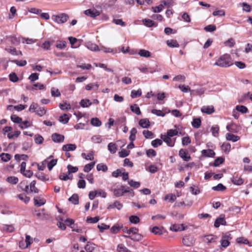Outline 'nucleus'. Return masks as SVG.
I'll use <instances>...</instances> for the list:
<instances>
[{
	"label": "nucleus",
	"mask_w": 252,
	"mask_h": 252,
	"mask_svg": "<svg viewBox=\"0 0 252 252\" xmlns=\"http://www.w3.org/2000/svg\"><path fill=\"white\" fill-rule=\"evenodd\" d=\"M233 64V61L230 55L225 54L221 56L214 64L221 67H227Z\"/></svg>",
	"instance_id": "obj_1"
},
{
	"label": "nucleus",
	"mask_w": 252,
	"mask_h": 252,
	"mask_svg": "<svg viewBox=\"0 0 252 252\" xmlns=\"http://www.w3.org/2000/svg\"><path fill=\"white\" fill-rule=\"evenodd\" d=\"M29 110L32 112H34L36 115L42 117L46 114V110L44 107H40L37 103L32 102L29 109Z\"/></svg>",
	"instance_id": "obj_2"
},
{
	"label": "nucleus",
	"mask_w": 252,
	"mask_h": 252,
	"mask_svg": "<svg viewBox=\"0 0 252 252\" xmlns=\"http://www.w3.org/2000/svg\"><path fill=\"white\" fill-rule=\"evenodd\" d=\"M111 191L113 192L114 195L117 197L123 196L125 193L126 192H129L132 197L134 195V193L132 190L130 191L129 188L125 189L123 186H122L121 188L112 189Z\"/></svg>",
	"instance_id": "obj_3"
},
{
	"label": "nucleus",
	"mask_w": 252,
	"mask_h": 252,
	"mask_svg": "<svg viewBox=\"0 0 252 252\" xmlns=\"http://www.w3.org/2000/svg\"><path fill=\"white\" fill-rule=\"evenodd\" d=\"M33 215L36 217L38 219L41 220H45L49 219V215L44 212V209L41 210H35L33 212Z\"/></svg>",
	"instance_id": "obj_4"
},
{
	"label": "nucleus",
	"mask_w": 252,
	"mask_h": 252,
	"mask_svg": "<svg viewBox=\"0 0 252 252\" xmlns=\"http://www.w3.org/2000/svg\"><path fill=\"white\" fill-rule=\"evenodd\" d=\"M69 17L65 13H62L57 15H53L52 16V20L58 24H63L66 22Z\"/></svg>",
	"instance_id": "obj_5"
},
{
	"label": "nucleus",
	"mask_w": 252,
	"mask_h": 252,
	"mask_svg": "<svg viewBox=\"0 0 252 252\" xmlns=\"http://www.w3.org/2000/svg\"><path fill=\"white\" fill-rule=\"evenodd\" d=\"M232 239L231 234L229 232L223 233L220 240V244L222 247L226 248L229 246V241Z\"/></svg>",
	"instance_id": "obj_6"
},
{
	"label": "nucleus",
	"mask_w": 252,
	"mask_h": 252,
	"mask_svg": "<svg viewBox=\"0 0 252 252\" xmlns=\"http://www.w3.org/2000/svg\"><path fill=\"white\" fill-rule=\"evenodd\" d=\"M183 244L187 247H190L194 243L193 238L191 236H185L182 240Z\"/></svg>",
	"instance_id": "obj_7"
},
{
	"label": "nucleus",
	"mask_w": 252,
	"mask_h": 252,
	"mask_svg": "<svg viewBox=\"0 0 252 252\" xmlns=\"http://www.w3.org/2000/svg\"><path fill=\"white\" fill-rule=\"evenodd\" d=\"M217 237L212 234L204 235L203 237V241L207 244L213 243L216 242Z\"/></svg>",
	"instance_id": "obj_8"
},
{
	"label": "nucleus",
	"mask_w": 252,
	"mask_h": 252,
	"mask_svg": "<svg viewBox=\"0 0 252 252\" xmlns=\"http://www.w3.org/2000/svg\"><path fill=\"white\" fill-rule=\"evenodd\" d=\"M124 237L128 238L134 241H139L143 238V236L140 234L138 233V232H135L130 235H124Z\"/></svg>",
	"instance_id": "obj_9"
},
{
	"label": "nucleus",
	"mask_w": 252,
	"mask_h": 252,
	"mask_svg": "<svg viewBox=\"0 0 252 252\" xmlns=\"http://www.w3.org/2000/svg\"><path fill=\"white\" fill-rule=\"evenodd\" d=\"M179 155L184 161H189L191 158L190 156L189 155L188 151L183 149H180L179 152Z\"/></svg>",
	"instance_id": "obj_10"
},
{
	"label": "nucleus",
	"mask_w": 252,
	"mask_h": 252,
	"mask_svg": "<svg viewBox=\"0 0 252 252\" xmlns=\"http://www.w3.org/2000/svg\"><path fill=\"white\" fill-rule=\"evenodd\" d=\"M51 138L52 140L55 143L63 142L64 139V136L63 135L55 133L52 134Z\"/></svg>",
	"instance_id": "obj_11"
},
{
	"label": "nucleus",
	"mask_w": 252,
	"mask_h": 252,
	"mask_svg": "<svg viewBox=\"0 0 252 252\" xmlns=\"http://www.w3.org/2000/svg\"><path fill=\"white\" fill-rule=\"evenodd\" d=\"M85 14L92 18H95L100 15V12L94 9H89L85 11Z\"/></svg>",
	"instance_id": "obj_12"
},
{
	"label": "nucleus",
	"mask_w": 252,
	"mask_h": 252,
	"mask_svg": "<svg viewBox=\"0 0 252 252\" xmlns=\"http://www.w3.org/2000/svg\"><path fill=\"white\" fill-rule=\"evenodd\" d=\"M160 138L163 140V141L165 142L167 145L171 147H172L174 146L175 140L173 141L171 137H168L165 135L161 134Z\"/></svg>",
	"instance_id": "obj_13"
},
{
	"label": "nucleus",
	"mask_w": 252,
	"mask_h": 252,
	"mask_svg": "<svg viewBox=\"0 0 252 252\" xmlns=\"http://www.w3.org/2000/svg\"><path fill=\"white\" fill-rule=\"evenodd\" d=\"M226 221L225 220L224 216L220 215L218 218H217L214 222V226L216 228L219 227L220 224L226 225Z\"/></svg>",
	"instance_id": "obj_14"
},
{
	"label": "nucleus",
	"mask_w": 252,
	"mask_h": 252,
	"mask_svg": "<svg viewBox=\"0 0 252 252\" xmlns=\"http://www.w3.org/2000/svg\"><path fill=\"white\" fill-rule=\"evenodd\" d=\"M201 111L202 113H206L209 115L214 113L215 110L213 105L204 106L201 108Z\"/></svg>",
	"instance_id": "obj_15"
},
{
	"label": "nucleus",
	"mask_w": 252,
	"mask_h": 252,
	"mask_svg": "<svg viewBox=\"0 0 252 252\" xmlns=\"http://www.w3.org/2000/svg\"><path fill=\"white\" fill-rule=\"evenodd\" d=\"M231 181L233 184L237 186H240L244 183V180L238 175L232 177L231 178Z\"/></svg>",
	"instance_id": "obj_16"
},
{
	"label": "nucleus",
	"mask_w": 252,
	"mask_h": 252,
	"mask_svg": "<svg viewBox=\"0 0 252 252\" xmlns=\"http://www.w3.org/2000/svg\"><path fill=\"white\" fill-rule=\"evenodd\" d=\"M34 200V204L35 206L40 207L42 205H43L46 203V200L43 198H41L40 197H35L33 199Z\"/></svg>",
	"instance_id": "obj_17"
},
{
	"label": "nucleus",
	"mask_w": 252,
	"mask_h": 252,
	"mask_svg": "<svg viewBox=\"0 0 252 252\" xmlns=\"http://www.w3.org/2000/svg\"><path fill=\"white\" fill-rule=\"evenodd\" d=\"M86 46L88 49L92 51H98L100 50L98 46L96 44L91 42H87Z\"/></svg>",
	"instance_id": "obj_18"
},
{
	"label": "nucleus",
	"mask_w": 252,
	"mask_h": 252,
	"mask_svg": "<svg viewBox=\"0 0 252 252\" xmlns=\"http://www.w3.org/2000/svg\"><path fill=\"white\" fill-rule=\"evenodd\" d=\"M77 148L75 144H67L64 145L62 147V150L65 152L74 151Z\"/></svg>",
	"instance_id": "obj_19"
},
{
	"label": "nucleus",
	"mask_w": 252,
	"mask_h": 252,
	"mask_svg": "<svg viewBox=\"0 0 252 252\" xmlns=\"http://www.w3.org/2000/svg\"><path fill=\"white\" fill-rule=\"evenodd\" d=\"M185 229L183 224H174L172 225L170 227V230L173 231L177 232L178 231H183Z\"/></svg>",
	"instance_id": "obj_20"
},
{
	"label": "nucleus",
	"mask_w": 252,
	"mask_h": 252,
	"mask_svg": "<svg viewBox=\"0 0 252 252\" xmlns=\"http://www.w3.org/2000/svg\"><path fill=\"white\" fill-rule=\"evenodd\" d=\"M226 139L227 140L235 142L240 139V137L232 133H227L226 134Z\"/></svg>",
	"instance_id": "obj_21"
},
{
	"label": "nucleus",
	"mask_w": 252,
	"mask_h": 252,
	"mask_svg": "<svg viewBox=\"0 0 252 252\" xmlns=\"http://www.w3.org/2000/svg\"><path fill=\"white\" fill-rule=\"evenodd\" d=\"M202 154L207 157H214L215 155V152L212 149L203 150Z\"/></svg>",
	"instance_id": "obj_22"
},
{
	"label": "nucleus",
	"mask_w": 252,
	"mask_h": 252,
	"mask_svg": "<svg viewBox=\"0 0 252 252\" xmlns=\"http://www.w3.org/2000/svg\"><path fill=\"white\" fill-rule=\"evenodd\" d=\"M139 125L143 128H148L150 126V121L148 119H142L139 122Z\"/></svg>",
	"instance_id": "obj_23"
},
{
	"label": "nucleus",
	"mask_w": 252,
	"mask_h": 252,
	"mask_svg": "<svg viewBox=\"0 0 252 252\" xmlns=\"http://www.w3.org/2000/svg\"><path fill=\"white\" fill-rule=\"evenodd\" d=\"M205 89L203 87H200L196 89L191 90V94H197L201 95L205 92Z\"/></svg>",
	"instance_id": "obj_24"
},
{
	"label": "nucleus",
	"mask_w": 252,
	"mask_h": 252,
	"mask_svg": "<svg viewBox=\"0 0 252 252\" xmlns=\"http://www.w3.org/2000/svg\"><path fill=\"white\" fill-rule=\"evenodd\" d=\"M221 150L226 154H228L231 149V145L229 143H223L221 146Z\"/></svg>",
	"instance_id": "obj_25"
},
{
	"label": "nucleus",
	"mask_w": 252,
	"mask_h": 252,
	"mask_svg": "<svg viewBox=\"0 0 252 252\" xmlns=\"http://www.w3.org/2000/svg\"><path fill=\"white\" fill-rule=\"evenodd\" d=\"M117 252H131L123 244L117 246Z\"/></svg>",
	"instance_id": "obj_26"
},
{
	"label": "nucleus",
	"mask_w": 252,
	"mask_h": 252,
	"mask_svg": "<svg viewBox=\"0 0 252 252\" xmlns=\"http://www.w3.org/2000/svg\"><path fill=\"white\" fill-rule=\"evenodd\" d=\"M68 200L74 205H77L79 204V196L77 194H73L70 198Z\"/></svg>",
	"instance_id": "obj_27"
},
{
	"label": "nucleus",
	"mask_w": 252,
	"mask_h": 252,
	"mask_svg": "<svg viewBox=\"0 0 252 252\" xmlns=\"http://www.w3.org/2000/svg\"><path fill=\"white\" fill-rule=\"evenodd\" d=\"M108 149L111 154H115L117 150L116 144L112 142L109 143L108 145Z\"/></svg>",
	"instance_id": "obj_28"
},
{
	"label": "nucleus",
	"mask_w": 252,
	"mask_h": 252,
	"mask_svg": "<svg viewBox=\"0 0 252 252\" xmlns=\"http://www.w3.org/2000/svg\"><path fill=\"white\" fill-rule=\"evenodd\" d=\"M166 44L169 47L171 48L179 47V44H178V42L176 40L173 39L167 40Z\"/></svg>",
	"instance_id": "obj_29"
},
{
	"label": "nucleus",
	"mask_w": 252,
	"mask_h": 252,
	"mask_svg": "<svg viewBox=\"0 0 252 252\" xmlns=\"http://www.w3.org/2000/svg\"><path fill=\"white\" fill-rule=\"evenodd\" d=\"M138 54L140 56L145 58L150 57L151 55V53L145 49H140L139 51Z\"/></svg>",
	"instance_id": "obj_30"
},
{
	"label": "nucleus",
	"mask_w": 252,
	"mask_h": 252,
	"mask_svg": "<svg viewBox=\"0 0 252 252\" xmlns=\"http://www.w3.org/2000/svg\"><path fill=\"white\" fill-rule=\"evenodd\" d=\"M2 229L3 231L11 233L14 231V227L12 225H3Z\"/></svg>",
	"instance_id": "obj_31"
},
{
	"label": "nucleus",
	"mask_w": 252,
	"mask_h": 252,
	"mask_svg": "<svg viewBox=\"0 0 252 252\" xmlns=\"http://www.w3.org/2000/svg\"><path fill=\"white\" fill-rule=\"evenodd\" d=\"M18 198L25 203H28L30 200V198L27 196L25 193H21L17 196Z\"/></svg>",
	"instance_id": "obj_32"
},
{
	"label": "nucleus",
	"mask_w": 252,
	"mask_h": 252,
	"mask_svg": "<svg viewBox=\"0 0 252 252\" xmlns=\"http://www.w3.org/2000/svg\"><path fill=\"white\" fill-rule=\"evenodd\" d=\"M142 94V91L140 89H138V90H132L131 92L130 96L132 98H135L138 97H139Z\"/></svg>",
	"instance_id": "obj_33"
},
{
	"label": "nucleus",
	"mask_w": 252,
	"mask_h": 252,
	"mask_svg": "<svg viewBox=\"0 0 252 252\" xmlns=\"http://www.w3.org/2000/svg\"><path fill=\"white\" fill-rule=\"evenodd\" d=\"M99 87V85L97 83H91L86 86L85 89L87 90L90 91L92 89L97 90Z\"/></svg>",
	"instance_id": "obj_34"
},
{
	"label": "nucleus",
	"mask_w": 252,
	"mask_h": 252,
	"mask_svg": "<svg viewBox=\"0 0 252 252\" xmlns=\"http://www.w3.org/2000/svg\"><path fill=\"white\" fill-rule=\"evenodd\" d=\"M0 157L1 160L4 162H7L10 160L11 156L8 153H1L0 155Z\"/></svg>",
	"instance_id": "obj_35"
},
{
	"label": "nucleus",
	"mask_w": 252,
	"mask_h": 252,
	"mask_svg": "<svg viewBox=\"0 0 252 252\" xmlns=\"http://www.w3.org/2000/svg\"><path fill=\"white\" fill-rule=\"evenodd\" d=\"M100 50L103 51V52L104 53H112L113 54H116V53H118V52L116 48V49H112L110 48H107V47H102L101 48V49H100Z\"/></svg>",
	"instance_id": "obj_36"
},
{
	"label": "nucleus",
	"mask_w": 252,
	"mask_h": 252,
	"mask_svg": "<svg viewBox=\"0 0 252 252\" xmlns=\"http://www.w3.org/2000/svg\"><path fill=\"white\" fill-rule=\"evenodd\" d=\"M130 109L132 112L136 114L139 115L141 114V111L139 106L137 104H133L130 106Z\"/></svg>",
	"instance_id": "obj_37"
},
{
	"label": "nucleus",
	"mask_w": 252,
	"mask_h": 252,
	"mask_svg": "<svg viewBox=\"0 0 252 252\" xmlns=\"http://www.w3.org/2000/svg\"><path fill=\"white\" fill-rule=\"evenodd\" d=\"M137 129L136 128H132L130 131V136L129 137V139L130 141H133L135 140L136 138V134L137 133Z\"/></svg>",
	"instance_id": "obj_38"
},
{
	"label": "nucleus",
	"mask_w": 252,
	"mask_h": 252,
	"mask_svg": "<svg viewBox=\"0 0 252 252\" xmlns=\"http://www.w3.org/2000/svg\"><path fill=\"white\" fill-rule=\"evenodd\" d=\"M56 46L57 48L60 49H64L66 46V41L63 40L57 41Z\"/></svg>",
	"instance_id": "obj_39"
},
{
	"label": "nucleus",
	"mask_w": 252,
	"mask_h": 252,
	"mask_svg": "<svg viewBox=\"0 0 252 252\" xmlns=\"http://www.w3.org/2000/svg\"><path fill=\"white\" fill-rule=\"evenodd\" d=\"M211 131L212 133V135L214 137H218L219 136V126L217 125L213 126L211 127Z\"/></svg>",
	"instance_id": "obj_40"
},
{
	"label": "nucleus",
	"mask_w": 252,
	"mask_h": 252,
	"mask_svg": "<svg viewBox=\"0 0 252 252\" xmlns=\"http://www.w3.org/2000/svg\"><path fill=\"white\" fill-rule=\"evenodd\" d=\"M69 120V118L66 114H64L63 115H62L59 117V121L63 124H67Z\"/></svg>",
	"instance_id": "obj_41"
},
{
	"label": "nucleus",
	"mask_w": 252,
	"mask_h": 252,
	"mask_svg": "<svg viewBox=\"0 0 252 252\" xmlns=\"http://www.w3.org/2000/svg\"><path fill=\"white\" fill-rule=\"evenodd\" d=\"M6 181L10 184L15 185L18 182V178L15 176H10L6 178Z\"/></svg>",
	"instance_id": "obj_42"
},
{
	"label": "nucleus",
	"mask_w": 252,
	"mask_h": 252,
	"mask_svg": "<svg viewBox=\"0 0 252 252\" xmlns=\"http://www.w3.org/2000/svg\"><path fill=\"white\" fill-rule=\"evenodd\" d=\"M201 120L199 118H195L191 122V125L195 128H199L201 125Z\"/></svg>",
	"instance_id": "obj_43"
},
{
	"label": "nucleus",
	"mask_w": 252,
	"mask_h": 252,
	"mask_svg": "<svg viewBox=\"0 0 252 252\" xmlns=\"http://www.w3.org/2000/svg\"><path fill=\"white\" fill-rule=\"evenodd\" d=\"M162 144V141L159 139H156L153 140L151 142L152 146L154 148H157L158 146L161 145Z\"/></svg>",
	"instance_id": "obj_44"
},
{
	"label": "nucleus",
	"mask_w": 252,
	"mask_h": 252,
	"mask_svg": "<svg viewBox=\"0 0 252 252\" xmlns=\"http://www.w3.org/2000/svg\"><path fill=\"white\" fill-rule=\"evenodd\" d=\"M91 124L95 126H99L101 125V121L97 118H94L91 119Z\"/></svg>",
	"instance_id": "obj_45"
},
{
	"label": "nucleus",
	"mask_w": 252,
	"mask_h": 252,
	"mask_svg": "<svg viewBox=\"0 0 252 252\" xmlns=\"http://www.w3.org/2000/svg\"><path fill=\"white\" fill-rule=\"evenodd\" d=\"M14 157H15V159L18 161H20L21 159L24 160H27L29 158V157L28 155H24V154H23V155L16 154L15 155Z\"/></svg>",
	"instance_id": "obj_46"
},
{
	"label": "nucleus",
	"mask_w": 252,
	"mask_h": 252,
	"mask_svg": "<svg viewBox=\"0 0 252 252\" xmlns=\"http://www.w3.org/2000/svg\"><path fill=\"white\" fill-rule=\"evenodd\" d=\"M36 181L35 180L32 181L30 184V191L31 192H34V193H38L39 190L35 187Z\"/></svg>",
	"instance_id": "obj_47"
},
{
	"label": "nucleus",
	"mask_w": 252,
	"mask_h": 252,
	"mask_svg": "<svg viewBox=\"0 0 252 252\" xmlns=\"http://www.w3.org/2000/svg\"><path fill=\"white\" fill-rule=\"evenodd\" d=\"M95 162H91L85 165L84 167V171L85 172H89L94 167Z\"/></svg>",
	"instance_id": "obj_48"
},
{
	"label": "nucleus",
	"mask_w": 252,
	"mask_h": 252,
	"mask_svg": "<svg viewBox=\"0 0 252 252\" xmlns=\"http://www.w3.org/2000/svg\"><path fill=\"white\" fill-rule=\"evenodd\" d=\"M11 62L15 63L19 66H24L27 64V61L26 60L18 61L17 60H14L11 61Z\"/></svg>",
	"instance_id": "obj_49"
},
{
	"label": "nucleus",
	"mask_w": 252,
	"mask_h": 252,
	"mask_svg": "<svg viewBox=\"0 0 252 252\" xmlns=\"http://www.w3.org/2000/svg\"><path fill=\"white\" fill-rule=\"evenodd\" d=\"M51 95L54 97H59L61 96V93L58 89L52 88L51 90Z\"/></svg>",
	"instance_id": "obj_50"
},
{
	"label": "nucleus",
	"mask_w": 252,
	"mask_h": 252,
	"mask_svg": "<svg viewBox=\"0 0 252 252\" xmlns=\"http://www.w3.org/2000/svg\"><path fill=\"white\" fill-rule=\"evenodd\" d=\"M11 121L17 124H20L22 122V119L21 118L17 116L16 115H12L10 117Z\"/></svg>",
	"instance_id": "obj_51"
},
{
	"label": "nucleus",
	"mask_w": 252,
	"mask_h": 252,
	"mask_svg": "<svg viewBox=\"0 0 252 252\" xmlns=\"http://www.w3.org/2000/svg\"><path fill=\"white\" fill-rule=\"evenodd\" d=\"M68 170V173L69 174L76 172L78 170V168L76 166H73L70 164H69L67 166Z\"/></svg>",
	"instance_id": "obj_52"
},
{
	"label": "nucleus",
	"mask_w": 252,
	"mask_h": 252,
	"mask_svg": "<svg viewBox=\"0 0 252 252\" xmlns=\"http://www.w3.org/2000/svg\"><path fill=\"white\" fill-rule=\"evenodd\" d=\"M129 220L131 223L137 224L140 221L139 218L137 216L132 215L129 217Z\"/></svg>",
	"instance_id": "obj_53"
},
{
	"label": "nucleus",
	"mask_w": 252,
	"mask_h": 252,
	"mask_svg": "<svg viewBox=\"0 0 252 252\" xmlns=\"http://www.w3.org/2000/svg\"><path fill=\"white\" fill-rule=\"evenodd\" d=\"M236 109L242 113H246L248 112V108L244 105H237L236 107Z\"/></svg>",
	"instance_id": "obj_54"
},
{
	"label": "nucleus",
	"mask_w": 252,
	"mask_h": 252,
	"mask_svg": "<svg viewBox=\"0 0 252 252\" xmlns=\"http://www.w3.org/2000/svg\"><path fill=\"white\" fill-rule=\"evenodd\" d=\"M43 140L44 138L41 135L39 134L35 135L34 141L36 144H41L43 143Z\"/></svg>",
	"instance_id": "obj_55"
},
{
	"label": "nucleus",
	"mask_w": 252,
	"mask_h": 252,
	"mask_svg": "<svg viewBox=\"0 0 252 252\" xmlns=\"http://www.w3.org/2000/svg\"><path fill=\"white\" fill-rule=\"evenodd\" d=\"M92 102H90L89 99H82L80 102V105L83 107H87L91 105Z\"/></svg>",
	"instance_id": "obj_56"
},
{
	"label": "nucleus",
	"mask_w": 252,
	"mask_h": 252,
	"mask_svg": "<svg viewBox=\"0 0 252 252\" xmlns=\"http://www.w3.org/2000/svg\"><path fill=\"white\" fill-rule=\"evenodd\" d=\"M58 161V159L57 158L56 159H53L50 161H49L48 163V168L49 170H51L53 167L55 166L57 164Z\"/></svg>",
	"instance_id": "obj_57"
},
{
	"label": "nucleus",
	"mask_w": 252,
	"mask_h": 252,
	"mask_svg": "<svg viewBox=\"0 0 252 252\" xmlns=\"http://www.w3.org/2000/svg\"><path fill=\"white\" fill-rule=\"evenodd\" d=\"M178 131L176 129H169L168 130L166 136L171 137L178 134Z\"/></svg>",
	"instance_id": "obj_58"
},
{
	"label": "nucleus",
	"mask_w": 252,
	"mask_h": 252,
	"mask_svg": "<svg viewBox=\"0 0 252 252\" xmlns=\"http://www.w3.org/2000/svg\"><path fill=\"white\" fill-rule=\"evenodd\" d=\"M214 190L216 191H222L226 189V187L223 186L222 184H219L216 186H214L212 188Z\"/></svg>",
	"instance_id": "obj_59"
},
{
	"label": "nucleus",
	"mask_w": 252,
	"mask_h": 252,
	"mask_svg": "<svg viewBox=\"0 0 252 252\" xmlns=\"http://www.w3.org/2000/svg\"><path fill=\"white\" fill-rule=\"evenodd\" d=\"M191 143V139L189 136L183 137L182 139V144L183 146H187Z\"/></svg>",
	"instance_id": "obj_60"
},
{
	"label": "nucleus",
	"mask_w": 252,
	"mask_h": 252,
	"mask_svg": "<svg viewBox=\"0 0 252 252\" xmlns=\"http://www.w3.org/2000/svg\"><path fill=\"white\" fill-rule=\"evenodd\" d=\"M96 169L98 171L106 172L108 170V167L105 164L100 163L97 165Z\"/></svg>",
	"instance_id": "obj_61"
},
{
	"label": "nucleus",
	"mask_w": 252,
	"mask_h": 252,
	"mask_svg": "<svg viewBox=\"0 0 252 252\" xmlns=\"http://www.w3.org/2000/svg\"><path fill=\"white\" fill-rule=\"evenodd\" d=\"M151 112L157 116H161V117H164L165 115V113L163 112L160 110H157L156 109H154L151 111Z\"/></svg>",
	"instance_id": "obj_62"
},
{
	"label": "nucleus",
	"mask_w": 252,
	"mask_h": 252,
	"mask_svg": "<svg viewBox=\"0 0 252 252\" xmlns=\"http://www.w3.org/2000/svg\"><path fill=\"white\" fill-rule=\"evenodd\" d=\"M20 124L19 126L21 129L26 128L31 126V125L30 124V122L28 121H25L24 122L22 121V122Z\"/></svg>",
	"instance_id": "obj_63"
},
{
	"label": "nucleus",
	"mask_w": 252,
	"mask_h": 252,
	"mask_svg": "<svg viewBox=\"0 0 252 252\" xmlns=\"http://www.w3.org/2000/svg\"><path fill=\"white\" fill-rule=\"evenodd\" d=\"M176 199V196L175 194H169L167 195L165 197V200H168L169 202H174Z\"/></svg>",
	"instance_id": "obj_64"
}]
</instances>
